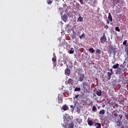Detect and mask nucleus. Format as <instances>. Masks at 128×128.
Masks as SVG:
<instances>
[{"label":"nucleus","mask_w":128,"mask_h":128,"mask_svg":"<svg viewBox=\"0 0 128 128\" xmlns=\"http://www.w3.org/2000/svg\"><path fill=\"white\" fill-rule=\"evenodd\" d=\"M108 52L109 54H112L113 52L114 56H116V47L110 44L109 46V49L108 50Z\"/></svg>","instance_id":"obj_1"},{"label":"nucleus","mask_w":128,"mask_h":128,"mask_svg":"<svg viewBox=\"0 0 128 128\" xmlns=\"http://www.w3.org/2000/svg\"><path fill=\"white\" fill-rule=\"evenodd\" d=\"M111 72H107V79L110 80V78H112V74H114V72H112V69H110Z\"/></svg>","instance_id":"obj_2"},{"label":"nucleus","mask_w":128,"mask_h":128,"mask_svg":"<svg viewBox=\"0 0 128 128\" xmlns=\"http://www.w3.org/2000/svg\"><path fill=\"white\" fill-rule=\"evenodd\" d=\"M66 84H74V80L72 78H69L68 82H66Z\"/></svg>","instance_id":"obj_3"},{"label":"nucleus","mask_w":128,"mask_h":128,"mask_svg":"<svg viewBox=\"0 0 128 128\" xmlns=\"http://www.w3.org/2000/svg\"><path fill=\"white\" fill-rule=\"evenodd\" d=\"M80 4L79 3L76 2L75 5V10H80Z\"/></svg>","instance_id":"obj_4"},{"label":"nucleus","mask_w":128,"mask_h":128,"mask_svg":"<svg viewBox=\"0 0 128 128\" xmlns=\"http://www.w3.org/2000/svg\"><path fill=\"white\" fill-rule=\"evenodd\" d=\"M62 18L64 22H68V16L66 15V14H64L62 17Z\"/></svg>","instance_id":"obj_5"},{"label":"nucleus","mask_w":128,"mask_h":128,"mask_svg":"<svg viewBox=\"0 0 128 128\" xmlns=\"http://www.w3.org/2000/svg\"><path fill=\"white\" fill-rule=\"evenodd\" d=\"M65 74L66 76H70V70L68 69V68H66L65 70Z\"/></svg>","instance_id":"obj_6"},{"label":"nucleus","mask_w":128,"mask_h":128,"mask_svg":"<svg viewBox=\"0 0 128 128\" xmlns=\"http://www.w3.org/2000/svg\"><path fill=\"white\" fill-rule=\"evenodd\" d=\"M100 40L101 44H104V42H106V38L101 37L100 38Z\"/></svg>","instance_id":"obj_7"},{"label":"nucleus","mask_w":128,"mask_h":128,"mask_svg":"<svg viewBox=\"0 0 128 128\" xmlns=\"http://www.w3.org/2000/svg\"><path fill=\"white\" fill-rule=\"evenodd\" d=\"M84 80V75H80L78 77V80L79 82H82Z\"/></svg>","instance_id":"obj_8"},{"label":"nucleus","mask_w":128,"mask_h":128,"mask_svg":"<svg viewBox=\"0 0 128 128\" xmlns=\"http://www.w3.org/2000/svg\"><path fill=\"white\" fill-rule=\"evenodd\" d=\"M82 86L84 90H87L86 86H88L86 83V82H84L82 84Z\"/></svg>","instance_id":"obj_9"},{"label":"nucleus","mask_w":128,"mask_h":128,"mask_svg":"<svg viewBox=\"0 0 128 128\" xmlns=\"http://www.w3.org/2000/svg\"><path fill=\"white\" fill-rule=\"evenodd\" d=\"M62 110H68V106L66 104H64L62 106Z\"/></svg>","instance_id":"obj_10"},{"label":"nucleus","mask_w":128,"mask_h":128,"mask_svg":"<svg viewBox=\"0 0 128 128\" xmlns=\"http://www.w3.org/2000/svg\"><path fill=\"white\" fill-rule=\"evenodd\" d=\"M77 22H84V18L80 16V14H79V17L77 20Z\"/></svg>","instance_id":"obj_11"},{"label":"nucleus","mask_w":128,"mask_h":128,"mask_svg":"<svg viewBox=\"0 0 128 128\" xmlns=\"http://www.w3.org/2000/svg\"><path fill=\"white\" fill-rule=\"evenodd\" d=\"M94 126L96 128H102V124H100V123H96Z\"/></svg>","instance_id":"obj_12"},{"label":"nucleus","mask_w":128,"mask_h":128,"mask_svg":"<svg viewBox=\"0 0 128 128\" xmlns=\"http://www.w3.org/2000/svg\"><path fill=\"white\" fill-rule=\"evenodd\" d=\"M122 73V68H118L116 72V74H120Z\"/></svg>","instance_id":"obj_13"},{"label":"nucleus","mask_w":128,"mask_h":128,"mask_svg":"<svg viewBox=\"0 0 128 128\" xmlns=\"http://www.w3.org/2000/svg\"><path fill=\"white\" fill-rule=\"evenodd\" d=\"M108 19L109 20L110 22H112V16L110 12L108 13Z\"/></svg>","instance_id":"obj_14"},{"label":"nucleus","mask_w":128,"mask_h":128,"mask_svg":"<svg viewBox=\"0 0 128 128\" xmlns=\"http://www.w3.org/2000/svg\"><path fill=\"white\" fill-rule=\"evenodd\" d=\"M118 66H120V64H116L112 66V68H114V70H116V68H118Z\"/></svg>","instance_id":"obj_15"},{"label":"nucleus","mask_w":128,"mask_h":128,"mask_svg":"<svg viewBox=\"0 0 128 128\" xmlns=\"http://www.w3.org/2000/svg\"><path fill=\"white\" fill-rule=\"evenodd\" d=\"M96 94L98 96H102V90H97Z\"/></svg>","instance_id":"obj_16"},{"label":"nucleus","mask_w":128,"mask_h":128,"mask_svg":"<svg viewBox=\"0 0 128 128\" xmlns=\"http://www.w3.org/2000/svg\"><path fill=\"white\" fill-rule=\"evenodd\" d=\"M87 122H88V126H92V121L88 119L87 120Z\"/></svg>","instance_id":"obj_17"},{"label":"nucleus","mask_w":128,"mask_h":128,"mask_svg":"<svg viewBox=\"0 0 128 128\" xmlns=\"http://www.w3.org/2000/svg\"><path fill=\"white\" fill-rule=\"evenodd\" d=\"M74 49L72 48L69 51V54H74Z\"/></svg>","instance_id":"obj_18"},{"label":"nucleus","mask_w":128,"mask_h":128,"mask_svg":"<svg viewBox=\"0 0 128 128\" xmlns=\"http://www.w3.org/2000/svg\"><path fill=\"white\" fill-rule=\"evenodd\" d=\"M116 124H117L118 126H122V123L120 120H118L116 122Z\"/></svg>","instance_id":"obj_19"},{"label":"nucleus","mask_w":128,"mask_h":128,"mask_svg":"<svg viewBox=\"0 0 128 128\" xmlns=\"http://www.w3.org/2000/svg\"><path fill=\"white\" fill-rule=\"evenodd\" d=\"M88 50L90 52H92V54H94V52H95L94 49L92 48H89Z\"/></svg>","instance_id":"obj_20"},{"label":"nucleus","mask_w":128,"mask_h":128,"mask_svg":"<svg viewBox=\"0 0 128 128\" xmlns=\"http://www.w3.org/2000/svg\"><path fill=\"white\" fill-rule=\"evenodd\" d=\"M75 120H76V122H77L79 124H80V122H82V119H79L78 118H77Z\"/></svg>","instance_id":"obj_21"},{"label":"nucleus","mask_w":128,"mask_h":128,"mask_svg":"<svg viewBox=\"0 0 128 128\" xmlns=\"http://www.w3.org/2000/svg\"><path fill=\"white\" fill-rule=\"evenodd\" d=\"M74 122H72L69 124V126L68 128H74Z\"/></svg>","instance_id":"obj_22"},{"label":"nucleus","mask_w":128,"mask_h":128,"mask_svg":"<svg viewBox=\"0 0 128 128\" xmlns=\"http://www.w3.org/2000/svg\"><path fill=\"white\" fill-rule=\"evenodd\" d=\"M92 112H96V110H98V108H96V106H93L92 108Z\"/></svg>","instance_id":"obj_23"},{"label":"nucleus","mask_w":128,"mask_h":128,"mask_svg":"<svg viewBox=\"0 0 128 128\" xmlns=\"http://www.w3.org/2000/svg\"><path fill=\"white\" fill-rule=\"evenodd\" d=\"M106 112L104 111V110H102L100 111L99 112V114H104Z\"/></svg>","instance_id":"obj_24"},{"label":"nucleus","mask_w":128,"mask_h":128,"mask_svg":"<svg viewBox=\"0 0 128 128\" xmlns=\"http://www.w3.org/2000/svg\"><path fill=\"white\" fill-rule=\"evenodd\" d=\"M86 36V34H84V33H83L80 36V40H82V38H84Z\"/></svg>","instance_id":"obj_25"},{"label":"nucleus","mask_w":128,"mask_h":128,"mask_svg":"<svg viewBox=\"0 0 128 128\" xmlns=\"http://www.w3.org/2000/svg\"><path fill=\"white\" fill-rule=\"evenodd\" d=\"M58 104H62V98H58Z\"/></svg>","instance_id":"obj_26"},{"label":"nucleus","mask_w":128,"mask_h":128,"mask_svg":"<svg viewBox=\"0 0 128 128\" xmlns=\"http://www.w3.org/2000/svg\"><path fill=\"white\" fill-rule=\"evenodd\" d=\"M125 52L126 53L127 56H128V45L126 46Z\"/></svg>","instance_id":"obj_27"},{"label":"nucleus","mask_w":128,"mask_h":128,"mask_svg":"<svg viewBox=\"0 0 128 128\" xmlns=\"http://www.w3.org/2000/svg\"><path fill=\"white\" fill-rule=\"evenodd\" d=\"M74 92H80V88L76 87L75 88Z\"/></svg>","instance_id":"obj_28"},{"label":"nucleus","mask_w":128,"mask_h":128,"mask_svg":"<svg viewBox=\"0 0 128 128\" xmlns=\"http://www.w3.org/2000/svg\"><path fill=\"white\" fill-rule=\"evenodd\" d=\"M115 30H116V32H120V28L118 26H116L115 28Z\"/></svg>","instance_id":"obj_29"},{"label":"nucleus","mask_w":128,"mask_h":128,"mask_svg":"<svg viewBox=\"0 0 128 128\" xmlns=\"http://www.w3.org/2000/svg\"><path fill=\"white\" fill-rule=\"evenodd\" d=\"M112 114L114 116H115V118H118V113H116V112H113V113Z\"/></svg>","instance_id":"obj_30"},{"label":"nucleus","mask_w":128,"mask_h":128,"mask_svg":"<svg viewBox=\"0 0 128 128\" xmlns=\"http://www.w3.org/2000/svg\"><path fill=\"white\" fill-rule=\"evenodd\" d=\"M101 50H100V49H97L96 50V52L97 53V54H101Z\"/></svg>","instance_id":"obj_31"},{"label":"nucleus","mask_w":128,"mask_h":128,"mask_svg":"<svg viewBox=\"0 0 128 128\" xmlns=\"http://www.w3.org/2000/svg\"><path fill=\"white\" fill-rule=\"evenodd\" d=\"M47 4H52V1L50 0H47Z\"/></svg>","instance_id":"obj_32"},{"label":"nucleus","mask_w":128,"mask_h":128,"mask_svg":"<svg viewBox=\"0 0 128 128\" xmlns=\"http://www.w3.org/2000/svg\"><path fill=\"white\" fill-rule=\"evenodd\" d=\"M76 112H77L78 114H80V108H78Z\"/></svg>","instance_id":"obj_33"},{"label":"nucleus","mask_w":128,"mask_h":128,"mask_svg":"<svg viewBox=\"0 0 128 128\" xmlns=\"http://www.w3.org/2000/svg\"><path fill=\"white\" fill-rule=\"evenodd\" d=\"M76 106V103H75L74 106L72 105H71L70 106L71 108L74 110V106Z\"/></svg>","instance_id":"obj_34"},{"label":"nucleus","mask_w":128,"mask_h":128,"mask_svg":"<svg viewBox=\"0 0 128 128\" xmlns=\"http://www.w3.org/2000/svg\"><path fill=\"white\" fill-rule=\"evenodd\" d=\"M128 42V40H125L123 42V45L124 46H126V43Z\"/></svg>","instance_id":"obj_35"},{"label":"nucleus","mask_w":128,"mask_h":128,"mask_svg":"<svg viewBox=\"0 0 128 128\" xmlns=\"http://www.w3.org/2000/svg\"><path fill=\"white\" fill-rule=\"evenodd\" d=\"M52 62H56V58H52Z\"/></svg>","instance_id":"obj_36"},{"label":"nucleus","mask_w":128,"mask_h":128,"mask_svg":"<svg viewBox=\"0 0 128 128\" xmlns=\"http://www.w3.org/2000/svg\"><path fill=\"white\" fill-rule=\"evenodd\" d=\"M118 116L120 118V120H122V114H120Z\"/></svg>","instance_id":"obj_37"},{"label":"nucleus","mask_w":128,"mask_h":128,"mask_svg":"<svg viewBox=\"0 0 128 128\" xmlns=\"http://www.w3.org/2000/svg\"><path fill=\"white\" fill-rule=\"evenodd\" d=\"M79 96H80V95H78H78H75V96L74 97V98H78Z\"/></svg>","instance_id":"obj_38"},{"label":"nucleus","mask_w":128,"mask_h":128,"mask_svg":"<svg viewBox=\"0 0 128 128\" xmlns=\"http://www.w3.org/2000/svg\"><path fill=\"white\" fill-rule=\"evenodd\" d=\"M104 28H106V30H108V25H105L104 26Z\"/></svg>","instance_id":"obj_39"},{"label":"nucleus","mask_w":128,"mask_h":128,"mask_svg":"<svg viewBox=\"0 0 128 128\" xmlns=\"http://www.w3.org/2000/svg\"><path fill=\"white\" fill-rule=\"evenodd\" d=\"M114 106H116V108H118V104H114Z\"/></svg>","instance_id":"obj_40"},{"label":"nucleus","mask_w":128,"mask_h":128,"mask_svg":"<svg viewBox=\"0 0 128 128\" xmlns=\"http://www.w3.org/2000/svg\"><path fill=\"white\" fill-rule=\"evenodd\" d=\"M106 22L108 24H110V20H106Z\"/></svg>","instance_id":"obj_41"},{"label":"nucleus","mask_w":128,"mask_h":128,"mask_svg":"<svg viewBox=\"0 0 128 128\" xmlns=\"http://www.w3.org/2000/svg\"><path fill=\"white\" fill-rule=\"evenodd\" d=\"M102 38H106V34H104L103 36H102Z\"/></svg>","instance_id":"obj_42"},{"label":"nucleus","mask_w":128,"mask_h":128,"mask_svg":"<svg viewBox=\"0 0 128 128\" xmlns=\"http://www.w3.org/2000/svg\"><path fill=\"white\" fill-rule=\"evenodd\" d=\"M60 66H64V64H62V63H61Z\"/></svg>","instance_id":"obj_43"},{"label":"nucleus","mask_w":128,"mask_h":128,"mask_svg":"<svg viewBox=\"0 0 128 128\" xmlns=\"http://www.w3.org/2000/svg\"><path fill=\"white\" fill-rule=\"evenodd\" d=\"M124 124H128V120H125L124 121Z\"/></svg>","instance_id":"obj_44"},{"label":"nucleus","mask_w":128,"mask_h":128,"mask_svg":"<svg viewBox=\"0 0 128 128\" xmlns=\"http://www.w3.org/2000/svg\"><path fill=\"white\" fill-rule=\"evenodd\" d=\"M120 0H117V2H120Z\"/></svg>","instance_id":"obj_45"},{"label":"nucleus","mask_w":128,"mask_h":128,"mask_svg":"<svg viewBox=\"0 0 128 128\" xmlns=\"http://www.w3.org/2000/svg\"><path fill=\"white\" fill-rule=\"evenodd\" d=\"M64 64H66V61L65 60V61L64 62Z\"/></svg>","instance_id":"obj_46"},{"label":"nucleus","mask_w":128,"mask_h":128,"mask_svg":"<svg viewBox=\"0 0 128 128\" xmlns=\"http://www.w3.org/2000/svg\"><path fill=\"white\" fill-rule=\"evenodd\" d=\"M102 107L104 108V106H102Z\"/></svg>","instance_id":"obj_47"},{"label":"nucleus","mask_w":128,"mask_h":128,"mask_svg":"<svg viewBox=\"0 0 128 128\" xmlns=\"http://www.w3.org/2000/svg\"><path fill=\"white\" fill-rule=\"evenodd\" d=\"M100 108V106H98V108Z\"/></svg>","instance_id":"obj_48"},{"label":"nucleus","mask_w":128,"mask_h":128,"mask_svg":"<svg viewBox=\"0 0 128 128\" xmlns=\"http://www.w3.org/2000/svg\"><path fill=\"white\" fill-rule=\"evenodd\" d=\"M73 32H74V30H73Z\"/></svg>","instance_id":"obj_49"},{"label":"nucleus","mask_w":128,"mask_h":128,"mask_svg":"<svg viewBox=\"0 0 128 128\" xmlns=\"http://www.w3.org/2000/svg\"><path fill=\"white\" fill-rule=\"evenodd\" d=\"M66 66H67V68H68V64H66Z\"/></svg>","instance_id":"obj_50"},{"label":"nucleus","mask_w":128,"mask_h":128,"mask_svg":"<svg viewBox=\"0 0 128 128\" xmlns=\"http://www.w3.org/2000/svg\"><path fill=\"white\" fill-rule=\"evenodd\" d=\"M63 0V2L64 0Z\"/></svg>","instance_id":"obj_51"}]
</instances>
